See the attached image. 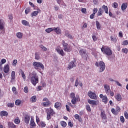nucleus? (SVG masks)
I'll return each instance as SVG.
<instances>
[{
    "instance_id": "nucleus-1",
    "label": "nucleus",
    "mask_w": 128,
    "mask_h": 128,
    "mask_svg": "<svg viewBox=\"0 0 128 128\" xmlns=\"http://www.w3.org/2000/svg\"><path fill=\"white\" fill-rule=\"evenodd\" d=\"M28 78L30 80L32 84L34 86H36V84H38V76L36 74H30Z\"/></svg>"
},
{
    "instance_id": "nucleus-2",
    "label": "nucleus",
    "mask_w": 128,
    "mask_h": 128,
    "mask_svg": "<svg viewBox=\"0 0 128 128\" xmlns=\"http://www.w3.org/2000/svg\"><path fill=\"white\" fill-rule=\"evenodd\" d=\"M101 51L103 54H105L106 56H110L112 54V49L108 46H103L101 48Z\"/></svg>"
},
{
    "instance_id": "nucleus-3",
    "label": "nucleus",
    "mask_w": 128,
    "mask_h": 128,
    "mask_svg": "<svg viewBox=\"0 0 128 128\" xmlns=\"http://www.w3.org/2000/svg\"><path fill=\"white\" fill-rule=\"evenodd\" d=\"M104 10L105 14H108V6L106 5H103L102 8H100L98 12V16H100L104 14Z\"/></svg>"
},
{
    "instance_id": "nucleus-4",
    "label": "nucleus",
    "mask_w": 128,
    "mask_h": 128,
    "mask_svg": "<svg viewBox=\"0 0 128 128\" xmlns=\"http://www.w3.org/2000/svg\"><path fill=\"white\" fill-rule=\"evenodd\" d=\"M104 90L106 94H108V96H110V94L111 96H114V91L110 90V86L106 84H105L104 85Z\"/></svg>"
},
{
    "instance_id": "nucleus-5",
    "label": "nucleus",
    "mask_w": 128,
    "mask_h": 128,
    "mask_svg": "<svg viewBox=\"0 0 128 128\" xmlns=\"http://www.w3.org/2000/svg\"><path fill=\"white\" fill-rule=\"evenodd\" d=\"M79 54L81 56L82 58L85 60H88V54L86 53V51L85 50L81 49L79 50Z\"/></svg>"
},
{
    "instance_id": "nucleus-6",
    "label": "nucleus",
    "mask_w": 128,
    "mask_h": 128,
    "mask_svg": "<svg viewBox=\"0 0 128 128\" xmlns=\"http://www.w3.org/2000/svg\"><path fill=\"white\" fill-rule=\"evenodd\" d=\"M32 65L36 70H38L40 68H42V70H44V64H42L40 62H34L32 63Z\"/></svg>"
},
{
    "instance_id": "nucleus-7",
    "label": "nucleus",
    "mask_w": 128,
    "mask_h": 128,
    "mask_svg": "<svg viewBox=\"0 0 128 128\" xmlns=\"http://www.w3.org/2000/svg\"><path fill=\"white\" fill-rule=\"evenodd\" d=\"M88 94L89 98H91L92 100H97L98 98V96H96V93L94 92L89 91L88 93Z\"/></svg>"
},
{
    "instance_id": "nucleus-8",
    "label": "nucleus",
    "mask_w": 128,
    "mask_h": 128,
    "mask_svg": "<svg viewBox=\"0 0 128 128\" xmlns=\"http://www.w3.org/2000/svg\"><path fill=\"white\" fill-rule=\"evenodd\" d=\"M62 44L64 47V52H70L72 50V48L68 46V44L65 43L64 41H62Z\"/></svg>"
},
{
    "instance_id": "nucleus-9",
    "label": "nucleus",
    "mask_w": 128,
    "mask_h": 128,
    "mask_svg": "<svg viewBox=\"0 0 128 128\" xmlns=\"http://www.w3.org/2000/svg\"><path fill=\"white\" fill-rule=\"evenodd\" d=\"M100 116L102 118V122H104V124L107 122L108 120H106V112H104V111L101 112Z\"/></svg>"
},
{
    "instance_id": "nucleus-10",
    "label": "nucleus",
    "mask_w": 128,
    "mask_h": 128,
    "mask_svg": "<svg viewBox=\"0 0 128 128\" xmlns=\"http://www.w3.org/2000/svg\"><path fill=\"white\" fill-rule=\"evenodd\" d=\"M99 66H100L99 72H102L106 70V64L104 62L100 61L99 63Z\"/></svg>"
},
{
    "instance_id": "nucleus-11",
    "label": "nucleus",
    "mask_w": 128,
    "mask_h": 128,
    "mask_svg": "<svg viewBox=\"0 0 128 128\" xmlns=\"http://www.w3.org/2000/svg\"><path fill=\"white\" fill-rule=\"evenodd\" d=\"M54 114V110L52 108H49L47 110V120H50V116Z\"/></svg>"
},
{
    "instance_id": "nucleus-12",
    "label": "nucleus",
    "mask_w": 128,
    "mask_h": 128,
    "mask_svg": "<svg viewBox=\"0 0 128 128\" xmlns=\"http://www.w3.org/2000/svg\"><path fill=\"white\" fill-rule=\"evenodd\" d=\"M100 98H102V102H104L106 104H108V97L106 96H104L102 94H100Z\"/></svg>"
},
{
    "instance_id": "nucleus-13",
    "label": "nucleus",
    "mask_w": 128,
    "mask_h": 128,
    "mask_svg": "<svg viewBox=\"0 0 128 128\" xmlns=\"http://www.w3.org/2000/svg\"><path fill=\"white\" fill-rule=\"evenodd\" d=\"M76 66V60H74L70 62L68 65V70H70L72 68Z\"/></svg>"
},
{
    "instance_id": "nucleus-14",
    "label": "nucleus",
    "mask_w": 128,
    "mask_h": 128,
    "mask_svg": "<svg viewBox=\"0 0 128 128\" xmlns=\"http://www.w3.org/2000/svg\"><path fill=\"white\" fill-rule=\"evenodd\" d=\"M30 116L28 115H26L24 118V122L26 124H30Z\"/></svg>"
},
{
    "instance_id": "nucleus-15",
    "label": "nucleus",
    "mask_w": 128,
    "mask_h": 128,
    "mask_svg": "<svg viewBox=\"0 0 128 128\" xmlns=\"http://www.w3.org/2000/svg\"><path fill=\"white\" fill-rule=\"evenodd\" d=\"M38 14H40V10L38 9L36 11H34L31 13L32 18L36 16Z\"/></svg>"
},
{
    "instance_id": "nucleus-16",
    "label": "nucleus",
    "mask_w": 128,
    "mask_h": 128,
    "mask_svg": "<svg viewBox=\"0 0 128 128\" xmlns=\"http://www.w3.org/2000/svg\"><path fill=\"white\" fill-rule=\"evenodd\" d=\"M4 72L5 74H8L10 72V66L8 64L4 65Z\"/></svg>"
},
{
    "instance_id": "nucleus-17",
    "label": "nucleus",
    "mask_w": 128,
    "mask_h": 128,
    "mask_svg": "<svg viewBox=\"0 0 128 128\" xmlns=\"http://www.w3.org/2000/svg\"><path fill=\"white\" fill-rule=\"evenodd\" d=\"M4 20H0V30H4Z\"/></svg>"
},
{
    "instance_id": "nucleus-18",
    "label": "nucleus",
    "mask_w": 128,
    "mask_h": 128,
    "mask_svg": "<svg viewBox=\"0 0 128 128\" xmlns=\"http://www.w3.org/2000/svg\"><path fill=\"white\" fill-rule=\"evenodd\" d=\"M53 31L55 32L57 34H62V30L58 27H57L56 28H54Z\"/></svg>"
},
{
    "instance_id": "nucleus-19",
    "label": "nucleus",
    "mask_w": 128,
    "mask_h": 128,
    "mask_svg": "<svg viewBox=\"0 0 128 128\" xmlns=\"http://www.w3.org/2000/svg\"><path fill=\"white\" fill-rule=\"evenodd\" d=\"M56 50L57 52H58V54H60V56H64V50H62V49L58 48L56 49Z\"/></svg>"
},
{
    "instance_id": "nucleus-20",
    "label": "nucleus",
    "mask_w": 128,
    "mask_h": 128,
    "mask_svg": "<svg viewBox=\"0 0 128 128\" xmlns=\"http://www.w3.org/2000/svg\"><path fill=\"white\" fill-rule=\"evenodd\" d=\"M30 126H36V122H34V117H32L30 120Z\"/></svg>"
},
{
    "instance_id": "nucleus-21",
    "label": "nucleus",
    "mask_w": 128,
    "mask_h": 128,
    "mask_svg": "<svg viewBox=\"0 0 128 128\" xmlns=\"http://www.w3.org/2000/svg\"><path fill=\"white\" fill-rule=\"evenodd\" d=\"M0 116H8V113L6 111H1L0 112Z\"/></svg>"
},
{
    "instance_id": "nucleus-22",
    "label": "nucleus",
    "mask_w": 128,
    "mask_h": 128,
    "mask_svg": "<svg viewBox=\"0 0 128 128\" xmlns=\"http://www.w3.org/2000/svg\"><path fill=\"white\" fill-rule=\"evenodd\" d=\"M74 118L76 120H78L80 122H82V117L78 115V114H76L74 115Z\"/></svg>"
},
{
    "instance_id": "nucleus-23",
    "label": "nucleus",
    "mask_w": 128,
    "mask_h": 128,
    "mask_svg": "<svg viewBox=\"0 0 128 128\" xmlns=\"http://www.w3.org/2000/svg\"><path fill=\"white\" fill-rule=\"evenodd\" d=\"M115 98L118 100V102H120V100H122V95H120V94H117L115 96Z\"/></svg>"
},
{
    "instance_id": "nucleus-24",
    "label": "nucleus",
    "mask_w": 128,
    "mask_h": 128,
    "mask_svg": "<svg viewBox=\"0 0 128 128\" xmlns=\"http://www.w3.org/2000/svg\"><path fill=\"white\" fill-rule=\"evenodd\" d=\"M22 24L23 26H30V22L26 20H22Z\"/></svg>"
},
{
    "instance_id": "nucleus-25",
    "label": "nucleus",
    "mask_w": 128,
    "mask_h": 128,
    "mask_svg": "<svg viewBox=\"0 0 128 128\" xmlns=\"http://www.w3.org/2000/svg\"><path fill=\"white\" fill-rule=\"evenodd\" d=\"M88 102L90 104H92L93 106H96L97 102H96V100H88Z\"/></svg>"
},
{
    "instance_id": "nucleus-26",
    "label": "nucleus",
    "mask_w": 128,
    "mask_h": 128,
    "mask_svg": "<svg viewBox=\"0 0 128 128\" xmlns=\"http://www.w3.org/2000/svg\"><path fill=\"white\" fill-rule=\"evenodd\" d=\"M126 8H128V4L126 3H124L121 6V10H122V12H124V10L126 9Z\"/></svg>"
},
{
    "instance_id": "nucleus-27",
    "label": "nucleus",
    "mask_w": 128,
    "mask_h": 128,
    "mask_svg": "<svg viewBox=\"0 0 128 128\" xmlns=\"http://www.w3.org/2000/svg\"><path fill=\"white\" fill-rule=\"evenodd\" d=\"M16 79V72L12 71L11 74V82Z\"/></svg>"
},
{
    "instance_id": "nucleus-28",
    "label": "nucleus",
    "mask_w": 128,
    "mask_h": 128,
    "mask_svg": "<svg viewBox=\"0 0 128 128\" xmlns=\"http://www.w3.org/2000/svg\"><path fill=\"white\" fill-rule=\"evenodd\" d=\"M16 36L20 40L22 38V36H24V34L20 32H18L16 33Z\"/></svg>"
},
{
    "instance_id": "nucleus-29",
    "label": "nucleus",
    "mask_w": 128,
    "mask_h": 128,
    "mask_svg": "<svg viewBox=\"0 0 128 128\" xmlns=\"http://www.w3.org/2000/svg\"><path fill=\"white\" fill-rule=\"evenodd\" d=\"M76 100H78V97L72 98L71 100V102L72 104H76Z\"/></svg>"
},
{
    "instance_id": "nucleus-30",
    "label": "nucleus",
    "mask_w": 128,
    "mask_h": 128,
    "mask_svg": "<svg viewBox=\"0 0 128 128\" xmlns=\"http://www.w3.org/2000/svg\"><path fill=\"white\" fill-rule=\"evenodd\" d=\"M30 102H36V96H32L30 98Z\"/></svg>"
},
{
    "instance_id": "nucleus-31",
    "label": "nucleus",
    "mask_w": 128,
    "mask_h": 128,
    "mask_svg": "<svg viewBox=\"0 0 128 128\" xmlns=\"http://www.w3.org/2000/svg\"><path fill=\"white\" fill-rule=\"evenodd\" d=\"M62 106V104L60 102H56L54 104V108H60Z\"/></svg>"
},
{
    "instance_id": "nucleus-32",
    "label": "nucleus",
    "mask_w": 128,
    "mask_h": 128,
    "mask_svg": "<svg viewBox=\"0 0 128 128\" xmlns=\"http://www.w3.org/2000/svg\"><path fill=\"white\" fill-rule=\"evenodd\" d=\"M112 112L114 114L116 115L118 114V112H120V110H118L117 111L114 108H112Z\"/></svg>"
},
{
    "instance_id": "nucleus-33",
    "label": "nucleus",
    "mask_w": 128,
    "mask_h": 128,
    "mask_svg": "<svg viewBox=\"0 0 128 128\" xmlns=\"http://www.w3.org/2000/svg\"><path fill=\"white\" fill-rule=\"evenodd\" d=\"M43 106H50V102H44L42 103Z\"/></svg>"
},
{
    "instance_id": "nucleus-34",
    "label": "nucleus",
    "mask_w": 128,
    "mask_h": 128,
    "mask_svg": "<svg viewBox=\"0 0 128 128\" xmlns=\"http://www.w3.org/2000/svg\"><path fill=\"white\" fill-rule=\"evenodd\" d=\"M112 8H118V4L116 2H114L112 4Z\"/></svg>"
},
{
    "instance_id": "nucleus-35",
    "label": "nucleus",
    "mask_w": 128,
    "mask_h": 128,
    "mask_svg": "<svg viewBox=\"0 0 128 128\" xmlns=\"http://www.w3.org/2000/svg\"><path fill=\"white\" fill-rule=\"evenodd\" d=\"M8 126L10 128H16V125L12 122H8Z\"/></svg>"
},
{
    "instance_id": "nucleus-36",
    "label": "nucleus",
    "mask_w": 128,
    "mask_h": 128,
    "mask_svg": "<svg viewBox=\"0 0 128 128\" xmlns=\"http://www.w3.org/2000/svg\"><path fill=\"white\" fill-rule=\"evenodd\" d=\"M14 122L16 124H19L20 122V118H16L14 120Z\"/></svg>"
},
{
    "instance_id": "nucleus-37",
    "label": "nucleus",
    "mask_w": 128,
    "mask_h": 128,
    "mask_svg": "<svg viewBox=\"0 0 128 128\" xmlns=\"http://www.w3.org/2000/svg\"><path fill=\"white\" fill-rule=\"evenodd\" d=\"M45 32H48V34H50V32H54V28H48L46 29Z\"/></svg>"
},
{
    "instance_id": "nucleus-38",
    "label": "nucleus",
    "mask_w": 128,
    "mask_h": 128,
    "mask_svg": "<svg viewBox=\"0 0 128 128\" xmlns=\"http://www.w3.org/2000/svg\"><path fill=\"white\" fill-rule=\"evenodd\" d=\"M60 124V126H62V128H66V122L61 121Z\"/></svg>"
},
{
    "instance_id": "nucleus-39",
    "label": "nucleus",
    "mask_w": 128,
    "mask_h": 128,
    "mask_svg": "<svg viewBox=\"0 0 128 128\" xmlns=\"http://www.w3.org/2000/svg\"><path fill=\"white\" fill-rule=\"evenodd\" d=\"M96 24L97 30H100V22H98V21H96Z\"/></svg>"
},
{
    "instance_id": "nucleus-40",
    "label": "nucleus",
    "mask_w": 128,
    "mask_h": 128,
    "mask_svg": "<svg viewBox=\"0 0 128 128\" xmlns=\"http://www.w3.org/2000/svg\"><path fill=\"white\" fill-rule=\"evenodd\" d=\"M110 38L112 42H116V37L111 36L110 37Z\"/></svg>"
},
{
    "instance_id": "nucleus-41",
    "label": "nucleus",
    "mask_w": 128,
    "mask_h": 128,
    "mask_svg": "<svg viewBox=\"0 0 128 128\" xmlns=\"http://www.w3.org/2000/svg\"><path fill=\"white\" fill-rule=\"evenodd\" d=\"M40 47L44 52H46L48 50V48L42 45H40Z\"/></svg>"
},
{
    "instance_id": "nucleus-42",
    "label": "nucleus",
    "mask_w": 128,
    "mask_h": 128,
    "mask_svg": "<svg viewBox=\"0 0 128 128\" xmlns=\"http://www.w3.org/2000/svg\"><path fill=\"white\" fill-rule=\"evenodd\" d=\"M65 36H67L68 38H70V40L72 39V35L70 34L68 32H66L65 34Z\"/></svg>"
},
{
    "instance_id": "nucleus-43",
    "label": "nucleus",
    "mask_w": 128,
    "mask_h": 128,
    "mask_svg": "<svg viewBox=\"0 0 128 128\" xmlns=\"http://www.w3.org/2000/svg\"><path fill=\"white\" fill-rule=\"evenodd\" d=\"M6 60L4 58L1 60L0 62V66L4 64H6Z\"/></svg>"
},
{
    "instance_id": "nucleus-44",
    "label": "nucleus",
    "mask_w": 128,
    "mask_h": 128,
    "mask_svg": "<svg viewBox=\"0 0 128 128\" xmlns=\"http://www.w3.org/2000/svg\"><path fill=\"white\" fill-rule=\"evenodd\" d=\"M21 74H22V78L24 80H26V74H24V71L21 70V72H20Z\"/></svg>"
},
{
    "instance_id": "nucleus-45",
    "label": "nucleus",
    "mask_w": 128,
    "mask_h": 128,
    "mask_svg": "<svg viewBox=\"0 0 128 128\" xmlns=\"http://www.w3.org/2000/svg\"><path fill=\"white\" fill-rule=\"evenodd\" d=\"M70 97L71 98H76V94L74 92H71L70 94Z\"/></svg>"
},
{
    "instance_id": "nucleus-46",
    "label": "nucleus",
    "mask_w": 128,
    "mask_h": 128,
    "mask_svg": "<svg viewBox=\"0 0 128 128\" xmlns=\"http://www.w3.org/2000/svg\"><path fill=\"white\" fill-rule=\"evenodd\" d=\"M21 102H22V101H20V100H17L15 102V104H16V106H20Z\"/></svg>"
},
{
    "instance_id": "nucleus-47",
    "label": "nucleus",
    "mask_w": 128,
    "mask_h": 128,
    "mask_svg": "<svg viewBox=\"0 0 128 128\" xmlns=\"http://www.w3.org/2000/svg\"><path fill=\"white\" fill-rule=\"evenodd\" d=\"M122 46H128V40H125L123 41L122 43Z\"/></svg>"
},
{
    "instance_id": "nucleus-48",
    "label": "nucleus",
    "mask_w": 128,
    "mask_h": 128,
    "mask_svg": "<svg viewBox=\"0 0 128 128\" xmlns=\"http://www.w3.org/2000/svg\"><path fill=\"white\" fill-rule=\"evenodd\" d=\"M122 52H124V54H126L128 52V49L126 48H122Z\"/></svg>"
},
{
    "instance_id": "nucleus-49",
    "label": "nucleus",
    "mask_w": 128,
    "mask_h": 128,
    "mask_svg": "<svg viewBox=\"0 0 128 128\" xmlns=\"http://www.w3.org/2000/svg\"><path fill=\"white\" fill-rule=\"evenodd\" d=\"M86 108L88 112H92V110L90 109V105H86Z\"/></svg>"
},
{
    "instance_id": "nucleus-50",
    "label": "nucleus",
    "mask_w": 128,
    "mask_h": 128,
    "mask_svg": "<svg viewBox=\"0 0 128 128\" xmlns=\"http://www.w3.org/2000/svg\"><path fill=\"white\" fill-rule=\"evenodd\" d=\"M30 12V8H26V9L25 10L26 14H28V12Z\"/></svg>"
},
{
    "instance_id": "nucleus-51",
    "label": "nucleus",
    "mask_w": 128,
    "mask_h": 128,
    "mask_svg": "<svg viewBox=\"0 0 128 128\" xmlns=\"http://www.w3.org/2000/svg\"><path fill=\"white\" fill-rule=\"evenodd\" d=\"M24 92L26 94H28V86H25L24 88Z\"/></svg>"
},
{
    "instance_id": "nucleus-52",
    "label": "nucleus",
    "mask_w": 128,
    "mask_h": 128,
    "mask_svg": "<svg viewBox=\"0 0 128 128\" xmlns=\"http://www.w3.org/2000/svg\"><path fill=\"white\" fill-rule=\"evenodd\" d=\"M35 58H36V60H40V54H38V53H36L35 54Z\"/></svg>"
},
{
    "instance_id": "nucleus-53",
    "label": "nucleus",
    "mask_w": 128,
    "mask_h": 128,
    "mask_svg": "<svg viewBox=\"0 0 128 128\" xmlns=\"http://www.w3.org/2000/svg\"><path fill=\"white\" fill-rule=\"evenodd\" d=\"M12 90L14 94H16V87H14V86L12 87Z\"/></svg>"
},
{
    "instance_id": "nucleus-54",
    "label": "nucleus",
    "mask_w": 128,
    "mask_h": 128,
    "mask_svg": "<svg viewBox=\"0 0 128 128\" xmlns=\"http://www.w3.org/2000/svg\"><path fill=\"white\" fill-rule=\"evenodd\" d=\"M120 120L121 122H122V124H124V116H120Z\"/></svg>"
},
{
    "instance_id": "nucleus-55",
    "label": "nucleus",
    "mask_w": 128,
    "mask_h": 128,
    "mask_svg": "<svg viewBox=\"0 0 128 128\" xmlns=\"http://www.w3.org/2000/svg\"><path fill=\"white\" fill-rule=\"evenodd\" d=\"M16 64H18V60H13V62H12V65L14 66H16Z\"/></svg>"
},
{
    "instance_id": "nucleus-56",
    "label": "nucleus",
    "mask_w": 128,
    "mask_h": 128,
    "mask_svg": "<svg viewBox=\"0 0 128 128\" xmlns=\"http://www.w3.org/2000/svg\"><path fill=\"white\" fill-rule=\"evenodd\" d=\"M14 103H8V108H14Z\"/></svg>"
},
{
    "instance_id": "nucleus-57",
    "label": "nucleus",
    "mask_w": 128,
    "mask_h": 128,
    "mask_svg": "<svg viewBox=\"0 0 128 128\" xmlns=\"http://www.w3.org/2000/svg\"><path fill=\"white\" fill-rule=\"evenodd\" d=\"M81 12H82V14H86V8H82Z\"/></svg>"
},
{
    "instance_id": "nucleus-58",
    "label": "nucleus",
    "mask_w": 128,
    "mask_h": 128,
    "mask_svg": "<svg viewBox=\"0 0 128 128\" xmlns=\"http://www.w3.org/2000/svg\"><path fill=\"white\" fill-rule=\"evenodd\" d=\"M98 12V8H94L93 10V14H96Z\"/></svg>"
},
{
    "instance_id": "nucleus-59",
    "label": "nucleus",
    "mask_w": 128,
    "mask_h": 128,
    "mask_svg": "<svg viewBox=\"0 0 128 128\" xmlns=\"http://www.w3.org/2000/svg\"><path fill=\"white\" fill-rule=\"evenodd\" d=\"M40 126L42 128H44V126H46V124L44 122H40Z\"/></svg>"
},
{
    "instance_id": "nucleus-60",
    "label": "nucleus",
    "mask_w": 128,
    "mask_h": 128,
    "mask_svg": "<svg viewBox=\"0 0 128 128\" xmlns=\"http://www.w3.org/2000/svg\"><path fill=\"white\" fill-rule=\"evenodd\" d=\"M116 84L117 86H122V84L120 83V82H118V81L116 80L115 81Z\"/></svg>"
},
{
    "instance_id": "nucleus-61",
    "label": "nucleus",
    "mask_w": 128,
    "mask_h": 128,
    "mask_svg": "<svg viewBox=\"0 0 128 128\" xmlns=\"http://www.w3.org/2000/svg\"><path fill=\"white\" fill-rule=\"evenodd\" d=\"M93 4H95V6H97L98 4V0H93Z\"/></svg>"
},
{
    "instance_id": "nucleus-62",
    "label": "nucleus",
    "mask_w": 128,
    "mask_h": 128,
    "mask_svg": "<svg viewBox=\"0 0 128 128\" xmlns=\"http://www.w3.org/2000/svg\"><path fill=\"white\" fill-rule=\"evenodd\" d=\"M79 114L80 116H84V110H81L79 112Z\"/></svg>"
},
{
    "instance_id": "nucleus-63",
    "label": "nucleus",
    "mask_w": 128,
    "mask_h": 128,
    "mask_svg": "<svg viewBox=\"0 0 128 128\" xmlns=\"http://www.w3.org/2000/svg\"><path fill=\"white\" fill-rule=\"evenodd\" d=\"M78 86V79H76L75 82V86Z\"/></svg>"
},
{
    "instance_id": "nucleus-64",
    "label": "nucleus",
    "mask_w": 128,
    "mask_h": 128,
    "mask_svg": "<svg viewBox=\"0 0 128 128\" xmlns=\"http://www.w3.org/2000/svg\"><path fill=\"white\" fill-rule=\"evenodd\" d=\"M124 114V116H125L126 118L128 120V112H125Z\"/></svg>"
}]
</instances>
